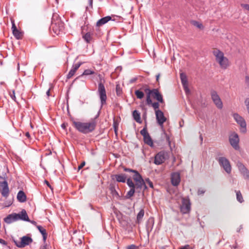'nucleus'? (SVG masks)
<instances>
[{"label": "nucleus", "instance_id": "f257e3e1", "mask_svg": "<svg viewBox=\"0 0 249 249\" xmlns=\"http://www.w3.org/2000/svg\"><path fill=\"white\" fill-rule=\"evenodd\" d=\"M100 111H99L95 118L90 120L89 122L82 123L73 121L72 122L73 126L79 132L87 134L92 132L95 128L96 122L95 119L99 115Z\"/></svg>", "mask_w": 249, "mask_h": 249}, {"label": "nucleus", "instance_id": "f03ea898", "mask_svg": "<svg viewBox=\"0 0 249 249\" xmlns=\"http://www.w3.org/2000/svg\"><path fill=\"white\" fill-rule=\"evenodd\" d=\"M216 62L219 64L221 68L226 69L230 65L229 59L224 56V53L219 50L216 49L213 52Z\"/></svg>", "mask_w": 249, "mask_h": 249}, {"label": "nucleus", "instance_id": "7ed1b4c3", "mask_svg": "<svg viewBox=\"0 0 249 249\" xmlns=\"http://www.w3.org/2000/svg\"><path fill=\"white\" fill-rule=\"evenodd\" d=\"M133 178L135 183H134V188L136 189V192L140 193L142 189L145 190L147 186L143 179L142 176L139 173L137 175H134Z\"/></svg>", "mask_w": 249, "mask_h": 249}, {"label": "nucleus", "instance_id": "20e7f679", "mask_svg": "<svg viewBox=\"0 0 249 249\" xmlns=\"http://www.w3.org/2000/svg\"><path fill=\"white\" fill-rule=\"evenodd\" d=\"M98 93L101 101V108H102L103 106L106 104L107 97L105 87L101 79L98 84Z\"/></svg>", "mask_w": 249, "mask_h": 249}, {"label": "nucleus", "instance_id": "39448f33", "mask_svg": "<svg viewBox=\"0 0 249 249\" xmlns=\"http://www.w3.org/2000/svg\"><path fill=\"white\" fill-rule=\"evenodd\" d=\"M220 166L222 167L225 172L228 174H230L231 171V167L229 160L224 157H220L217 159Z\"/></svg>", "mask_w": 249, "mask_h": 249}, {"label": "nucleus", "instance_id": "423d86ee", "mask_svg": "<svg viewBox=\"0 0 249 249\" xmlns=\"http://www.w3.org/2000/svg\"><path fill=\"white\" fill-rule=\"evenodd\" d=\"M180 209L181 212L183 214H186L190 212L191 210V202L188 197H182Z\"/></svg>", "mask_w": 249, "mask_h": 249}, {"label": "nucleus", "instance_id": "0eeeda50", "mask_svg": "<svg viewBox=\"0 0 249 249\" xmlns=\"http://www.w3.org/2000/svg\"><path fill=\"white\" fill-rule=\"evenodd\" d=\"M232 116L235 121L240 126L241 131L245 133L247 131V124L245 120L238 113H234Z\"/></svg>", "mask_w": 249, "mask_h": 249}, {"label": "nucleus", "instance_id": "6e6552de", "mask_svg": "<svg viewBox=\"0 0 249 249\" xmlns=\"http://www.w3.org/2000/svg\"><path fill=\"white\" fill-rule=\"evenodd\" d=\"M210 93L211 98L215 105L218 108L221 109L223 107V103L217 92L215 90L212 89Z\"/></svg>", "mask_w": 249, "mask_h": 249}, {"label": "nucleus", "instance_id": "1a4fd4ad", "mask_svg": "<svg viewBox=\"0 0 249 249\" xmlns=\"http://www.w3.org/2000/svg\"><path fill=\"white\" fill-rule=\"evenodd\" d=\"M229 142L232 147L236 150L240 149L239 145V139L238 135L236 133H233L229 137Z\"/></svg>", "mask_w": 249, "mask_h": 249}, {"label": "nucleus", "instance_id": "9d476101", "mask_svg": "<svg viewBox=\"0 0 249 249\" xmlns=\"http://www.w3.org/2000/svg\"><path fill=\"white\" fill-rule=\"evenodd\" d=\"M33 242L32 239L28 236H24L21 238L20 241H15L14 242L16 246L19 248H23L27 245H29Z\"/></svg>", "mask_w": 249, "mask_h": 249}, {"label": "nucleus", "instance_id": "9b49d317", "mask_svg": "<svg viewBox=\"0 0 249 249\" xmlns=\"http://www.w3.org/2000/svg\"><path fill=\"white\" fill-rule=\"evenodd\" d=\"M140 133L143 137V141L147 145L152 147L153 146V141L148 133L145 127L141 130Z\"/></svg>", "mask_w": 249, "mask_h": 249}, {"label": "nucleus", "instance_id": "f8f14e48", "mask_svg": "<svg viewBox=\"0 0 249 249\" xmlns=\"http://www.w3.org/2000/svg\"><path fill=\"white\" fill-rule=\"evenodd\" d=\"M151 96L160 103H164L162 95L159 92L158 89H149Z\"/></svg>", "mask_w": 249, "mask_h": 249}, {"label": "nucleus", "instance_id": "ddd939ff", "mask_svg": "<svg viewBox=\"0 0 249 249\" xmlns=\"http://www.w3.org/2000/svg\"><path fill=\"white\" fill-rule=\"evenodd\" d=\"M155 115L157 123L162 128L163 123L166 121V118L164 116L163 112L161 110H157L156 111Z\"/></svg>", "mask_w": 249, "mask_h": 249}, {"label": "nucleus", "instance_id": "4468645a", "mask_svg": "<svg viewBox=\"0 0 249 249\" xmlns=\"http://www.w3.org/2000/svg\"><path fill=\"white\" fill-rule=\"evenodd\" d=\"M0 192L3 197H7L8 196L9 190L6 181L0 182Z\"/></svg>", "mask_w": 249, "mask_h": 249}, {"label": "nucleus", "instance_id": "2eb2a0df", "mask_svg": "<svg viewBox=\"0 0 249 249\" xmlns=\"http://www.w3.org/2000/svg\"><path fill=\"white\" fill-rule=\"evenodd\" d=\"M166 154L164 152L161 151L156 155L154 160V163L160 165L164 162L166 159Z\"/></svg>", "mask_w": 249, "mask_h": 249}, {"label": "nucleus", "instance_id": "dca6fc26", "mask_svg": "<svg viewBox=\"0 0 249 249\" xmlns=\"http://www.w3.org/2000/svg\"><path fill=\"white\" fill-rule=\"evenodd\" d=\"M180 78L181 79V83L183 86V88L186 94L190 93V91L188 86L187 78L186 74L184 73H181L180 74Z\"/></svg>", "mask_w": 249, "mask_h": 249}, {"label": "nucleus", "instance_id": "f3484780", "mask_svg": "<svg viewBox=\"0 0 249 249\" xmlns=\"http://www.w3.org/2000/svg\"><path fill=\"white\" fill-rule=\"evenodd\" d=\"M181 180L180 174L179 172H174L171 175V181L172 184L174 186L179 185Z\"/></svg>", "mask_w": 249, "mask_h": 249}, {"label": "nucleus", "instance_id": "a211bd4d", "mask_svg": "<svg viewBox=\"0 0 249 249\" xmlns=\"http://www.w3.org/2000/svg\"><path fill=\"white\" fill-rule=\"evenodd\" d=\"M126 183L127 185L130 188V190L127 193L126 197L127 198H130L133 196L135 192L136 189L134 188V182L130 178L127 179Z\"/></svg>", "mask_w": 249, "mask_h": 249}, {"label": "nucleus", "instance_id": "6ab92c4d", "mask_svg": "<svg viewBox=\"0 0 249 249\" xmlns=\"http://www.w3.org/2000/svg\"><path fill=\"white\" fill-rule=\"evenodd\" d=\"M236 166L242 176L245 178L248 174H249V171L246 167V166L240 161H238L236 163Z\"/></svg>", "mask_w": 249, "mask_h": 249}, {"label": "nucleus", "instance_id": "aec40b11", "mask_svg": "<svg viewBox=\"0 0 249 249\" xmlns=\"http://www.w3.org/2000/svg\"><path fill=\"white\" fill-rule=\"evenodd\" d=\"M60 17H52V24L53 28H54L55 26H56L57 24H58L59 30H61L63 27V23L60 21Z\"/></svg>", "mask_w": 249, "mask_h": 249}, {"label": "nucleus", "instance_id": "412c9836", "mask_svg": "<svg viewBox=\"0 0 249 249\" xmlns=\"http://www.w3.org/2000/svg\"><path fill=\"white\" fill-rule=\"evenodd\" d=\"M17 213H14L9 214L4 219V221L7 224H11L13 222L18 221Z\"/></svg>", "mask_w": 249, "mask_h": 249}, {"label": "nucleus", "instance_id": "4be33fe9", "mask_svg": "<svg viewBox=\"0 0 249 249\" xmlns=\"http://www.w3.org/2000/svg\"><path fill=\"white\" fill-rule=\"evenodd\" d=\"M11 20L12 23V29L13 34L17 39H19L21 38V33L17 29L14 20L12 19H11Z\"/></svg>", "mask_w": 249, "mask_h": 249}, {"label": "nucleus", "instance_id": "5701e85b", "mask_svg": "<svg viewBox=\"0 0 249 249\" xmlns=\"http://www.w3.org/2000/svg\"><path fill=\"white\" fill-rule=\"evenodd\" d=\"M18 220H22L25 221H29L30 219L27 214L26 211L23 209L19 213H17Z\"/></svg>", "mask_w": 249, "mask_h": 249}, {"label": "nucleus", "instance_id": "b1692460", "mask_svg": "<svg viewBox=\"0 0 249 249\" xmlns=\"http://www.w3.org/2000/svg\"><path fill=\"white\" fill-rule=\"evenodd\" d=\"M114 176L118 182L124 183L126 181L127 176L125 174H117Z\"/></svg>", "mask_w": 249, "mask_h": 249}, {"label": "nucleus", "instance_id": "393cba45", "mask_svg": "<svg viewBox=\"0 0 249 249\" xmlns=\"http://www.w3.org/2000/svg\"><path fill=\"white\" fill-rule=\"evenodd\" d=\"M110 20H111V17H104L101 19H99L96 23V26L98 27H100L107 22Z\"/></svg>", "mask_w": 249, "mask_h": 249}, {"label": "nucleus", "instance_id": "a878e982", "mask_svg": "<svg viewBox=\"0 0 249 249\" xmlns=\"http://www.w3.org/2000/svg\"><path fill=\"white\" fill-rule=\"evenodd\" d=\"M17 199L20 202H24L26 200V196L22 191H19L17 195Z\"/></svg>", "mask_w": 249, "mask_h": 249}, {"label": "nucleus", "instance_id": "bb28decb", "mask_svg": "<svg viewBox=\"0 0 249 249\" xmlns=\"http://www.w3.org/2000/svg\"><path fill=\"white\" fill-rule=\"evenodd\" d=\"M154 224V219L152 218H149L146 224V231L149 234V232L151 231L153 229Z\"/></svg>", "mask_w": 249, "mask_h": 249}, {"label": "nucleus", "instance_id": "cd10ccee", "mask_svg": "<svg viewBox=\"0 0 249 249\" xmlns=\"http://www.w3.org/2000/svg\"><path fill=\"white\" fill-rule=\"evenodd\" d=\"M144 92H145V93L146 94V104L148 105H151L153 103V102L151 99V95L150 94V91H149V89L146 88L144 89Z\"/></svg>", "mask_w": 249, "mask_h": 249}, {"label": "nucleus", "instance_id": "c85d7f7f", "mask_svg": "<svg viewBox=\"0 0 249 249\" xmlns=\"http://www.w3.org/2000/svg\"><path fill=\"white\" fill-rule=\"evenodd\" d=\"M89 2V6L86 7L85 13L86 16L88 15H92V13L91 11V9H92V3L93 0H88Z\"/></svg>", "mask_w": 249, "mask_h": 249}, {"label": "nucleus", "instance_id": "c756f323", "mask_svg": "<svg viewBox=\"0 0 249 249\" xmlns=\"http://www.w3.org/2000/svg\"><path fill=\"white\" fill-rule=\"evenodd\" d=\"M93 33L88 32L83 36V38L87 42L89 43L92 39Z\"/></svg>", "mask_w": 249, "mask_h": 249}, {"label": "nucleus", "instance_id": "7c9ffc66", "mask_svg": "<svg viewBox=\"0 0 249 249\" xmlns=\"http://www.w3.org/2000/svg\"><path fill=\"white\" fill-rule=\"evenodd\" d=\"M133 117L134 119L139 123H141L140 113L136 110L133 112Z\"/></svg>", "mask_w": 249, "mask_h": 249}, {"label": "nucleus", "instance_id": "2f4dec72", "mask_svg": "<svg viewBox=\"0 0 249 249\" xmlns=\"http://www.w3.org/2000/svg\"><path fill=\"white\" fill-rule=\"evenodd\" d=\"M144 214V211L143 209H142L139 212L137 216V223H140L142 219V218Z\"/></svg>", "mask_w": 249, "mask_h": 249}, {"label": "nucleus", "instance_id": "473e14b6", "mask_svg": "<svg viewBox=\"0 0 249 249\" xmlns=\"http://www.w3.org/2000/svg\"><path fill=\"white\" fill-rule=\"evenodd\" d=\"M191 23L194 26L196 27L197 28L200 29H202L203 28V26L202 24L199 22V21L196 20H192L191 21Z\"/></svg>", "mask_w": 249, "mask_h": 249}, {"label": "nucleus", "instance_id": "72a5a7b5", "mask_svg": "<svg viewBox=\"0 0 249 249\" xmlns=\"http://www.w3.org/2000/svg\"><path fill=\"white\" fill-rule=\"evenodd\" d=\"M236 192V199L238 201H239L240 203H242L244 201V199L242 197V195L240 192V191H235Z\"/></svg>", "mask_w": 249, "mask_h": 249}, {"label": "nucleus", "instance_id": "f704fd0d", "mask_svg": "<svg viewBox=\"0 0 249 249\" xmlns=\"http://www.w3.org/2000/svg\"><path fill=\"white\" fill-rule=\"evenodd\" d=\"M135 94L137 98L140 99H142L144 97V93L140 90H136L135 91Z\"/></svg>", "mask_w": 249, "mask_h": 249}, {"label": "nucleus", "instance_id": "c9c22d12", "mask_svg": "<svg viewBox=\"0 0 249 249\" xmlns=\"http://www.w3.org/2000/svg\"><path fill=\"white\" fill-rule=\"evenodd\" d=\"M76 71V70L74 69V68L72 67L71 70L69 72L67 76V78L68 79H70L74 75Z\"/></svg>", "mask_w": 249, "mask_h": 249}, {"label": "nucleus", "instance_id": "e433bc0d", "mask_svg": "<svg viewBox=\"0 0 249 249\" xmlns=\"http://www.w3.org/2000/svg\"><path fill=\"white\" fill-rule=\"evenodd\" d=\"M159 103H160L159 102H154L151 105V106L153 107L155 112L157 111V110H160V109H159L160 107Z\"/></svg>", "mask_w": 249, "mask_h": 249}, {"label": "nucleus", "instance_id": "4c0bfd02", "mask_svg": "<svg viewBox=\"0 0 249 249\" xmlns=\"http://www.w3.org/2000/svg\"><path fill=\"white\" fill-rule=\"evenodd\" d=\"M94 73V71H93L91 70H89V69H87V70H86L84 71L83 72V73L81 75V76L93 74Z\"/></svg>", "mask_w": 249, "mask_h": 249}, {"label": "nucleus", "instance_id": "58836bf2", "mask_svg": "<svg viewBox=\"0 0 249 249\" xmlns=\"http://www.w3.org/2000/svg\"><path fill=\"white\" fill-rule=\"evenodd\" d=\"M244 103L246 107L248 113L249 114V96L246 98Z\"/></svg>", "mask_w": 249, "mask_h": 249}, {"label": "nucleus", "instance_id": "ea45409f", "mask_svg": "<svg viewBox=\"0 0 249 249\" xmlns=\"http://www.w3.org/2000/svg\"><path fill=\"white\" fill-rule=\"evenodd\" d=\"M36 228L40 231V232L41 233V234H44V233H46V230L44 228H43L41 226L37 225L36 226Z\"/></svg>", "mask_w": 249, "mask_h": 249}, {"label": "nucleus", "instance_id": "a19ab883", "mask_svg": "<svg viewBox=\"0 0 249 249\" xmlns=\"http://www.w3.org/2000/svg\"><path fill=\"white\" fill-rule=\"evenodd\" d=\"M124 170L125 172L133 173L134 174V175H137L138 174H139L138 172L136 170L131 169L125 168V167L124 168Z\"/></svg>", "mask_w": 249, "mask_h": 249}, {"label": "nucleus", "instance_id": "79ce46f5", "mask_svg": "<svg viewBox=\"0 0 249 249\" xmlns=\"http://www.w3.org/2000/svg\"><path fill=\"white\" fill-rule=\"evenodd\" d=\"M82 64V62H79L78 63L73 64L72 67H73L74 69L77 70Z\"/></svg>", "mask_w": 249, "mask_h": 249}, {"label": "nucleus", "instance_id": "37998d69", "mask_svg": "<svg viewBox=\"0 0 249 249\" xmlns=\"http://www.w3.org/2000/svg\"><path fill=\"white\" fill-rule=\"evenodd\" d=\"M245 83L248 87H249V76L248 75H246L245 77Z\"/></svg>", "mask_w": 249, "mask_h": 249}, {"label": "nucleus", "instance_id": "c03bdc74", "mask_svg": "<svg viewBox=\"0 0 249 249\" xmlns=\"http://www.w3.org/2000/svg\"><path fill=\"white\" fill-rule=\"evenodd\" d=\"M9 95L11 97V98L13 100H14L15 101H16V96H15V90H13L12 92H9Z\"/></svg>", "mask_w": 249, "mask_h": 249}, {"label": "nucleus", "instance_id": "a18cd8bd", "mask_svg": "<svg viewBox=\"0 0 249 249\" xmlns=\"http://www.w3.org/2000/svg\"><path fill=\"white\" fill-rule=\"evenodd\" d=\"M146 182L149 185L150 187L153 188V183L150 181L149 178L145 179Z\"/></svg>", "mask_w": 249, "mask_h": 249}, {"label": "nucleus", "instance_id": "49530a36", "mask_svg": "<svg viewBox=\"0 0 249 249\" xmlns=\"http://www.w3.org/2000/svg\"><path fill=\"white\" fill-rule=\"evenodd\" d=\"M241 6L244 9L249 11V4H242Z\"/></svg>", "mask_w": 249, "mask_h": 249}, {"label": "nucleus", "instance_id": "de8ad7c7", "mask_svg": "<svg viewBox=\"0 0 249 249\" xmlns=\"http://www.w3.org/2000/svg\"><path fill=\"white\" fill-rule=\"evenodd\" d=\"M205 193V191L203 190V189H198V191H197V194L198 195H203L204 193Z\"/></svg>", "mask_w": 249, "mask_h": 249}, {"label": "nucleus", "instance_id": "09e8293b", "mask_svg": "<svg viewBox=\"0 0 249 249\" xmlns=\"http://www.w3.org/2000/svg\"><path fill=\"white\" fill-rule=\"evenodd\" d=\"M116 93L118 95L121 94L120 88L118 85L116 86Z\"/></svg>", "mask_w": 249, "mask_h": 249}, {"label": "nucleus", "instance_id": "8fccbe9b", "mask_svg": "<svg viewBox=\"0 0 249 249\" xmlns=\"http://www.w3.org/2000/svg\"><path fill=\"white\" fill-rule=\"evenodd\" d=\"M137 247L134 245H131L127 247V249H136Z\"/></svg>", "mask_w": 249, "mask_h": 249}, {"label": "nucleus", "instance_id": "3c124183", "mask_svg": "<svg viewBox=\"0 0 249 249\" xmlns=\"http://www.w3.org/2000/svg\"><path fill=\"white\" fill-rule=\"evenodd\" d=\"M42 235L43 236V239L44 243V244H45L46 240L47 237V233L46 232V233H44V234H42Z\"/></svg>", "mask_w": 249, "mask_h": 249}, {"label": "nucleus", "instance_id": "603ef678", "mask_svg": "<svg viewBox=\"0 0 249 249\" xmlns=\"http://www.w3.org/2000/svg\"><path fill=\"white\" fill-rule=\"evenodd\" d=\"M110 190L111 191L112 193L114 194H118L117 192L115 190V188L114 187H111Z\"/></svg>", "mask_w": 249, "mask_h": 249}, {"label": "nucleus", "instance_id": "864d4df0", "mask_svg": "<svg viewBox=\"0 0 249 249\" xmlns=\"http://www.w3.org/2000/svg\"><path fill=\"white\" fill-rule=\"evenodd\" d=\"M85 165V162H83L79 166L78 170L81 169Z\"/></svg>", "mask_w": 249, "mask_h": 249}, {"label": "nucleus", "instance_id": "5fc2aeb1", "mask_svg": "<svg viewBox=\"0 0 249 249\" xmlns=\"http://www.w3.org/2000/svg\"><path fill=\"white\" fill-rule=\"evenodd\" d=\"M0 243H1L2 245H6V241L2 239H0Z\"/></svg>", "mask_w": 249, "mask_h": 249}, {"label": "nucleus", "instance_id": "6e6d98bb", "mask_svg": "<svg viewBox=\"0 0 249 249\" xmlns=\"http://www.w3.org/2000/svg\"><path fill=\"white\" fill-rule=\"evenodd\" d=\"M39 249H47V245L44 244V245H43V246H41L40 247Z\"/></svg>", "mask_w": 249, "mask_h": 249}, {"label": "nucleus", "instance_id": "4d7b16f0", "mask_svg": "<svg viewBox=\"0 0 249 249\" xmlns=\"http://www.w3.org/2000/svg\"><path fill=\"white\" fill-rule=\"evenodd\" d=\"M29 222H30L31 223H32V224L36 226H37L36 225V224H37L36 222V221H32V220H30V221Z\"/></svg>", "mask_w": 249, "mask_h": 249}, {"label": "nucleus", "instance_id": "13d9d810", "mask_svg": "<svg viewBox=\"0 0 249 249\" xmlns=\"http://www.w3.org/2000/svg\"><path fill=\"white\" fill-rule=\"evenodd\" d=\"M189 247V246L187 245H186L185 246L181 247L180 249H188Z\"/></svg>", "mask_w": 249, "mask_h": 249}, {"label": "nucleus", "instance_id": "bf43d9fd", "mask_svg": "<svg viewBox=\"0 0 249 249\" xmlns=\"http://www.w3.org/2000/svg\"><path fill=\"white\" fill-rule=\"evenodd\" d=\"M44 182H45V183L47 185V186H49L50 188H51V186H50V184H49V182H48L47 180H45L44 181Z\"/></svg>", "mask_w": 249, "mask_h": 249}, {"label": "nucleus", "instance_id": "052dcab7", "mask_svg": "<svg viewBox=\"0 0 249 249\" xmlns=\"http://www.w3.org/2000/svg\"><path fill=\"white\" fill-rule=\"evenodd\" d=\"M166 140H167V141L168 142L169 144H170V139H169V136H167V135H166Z\"/></svg>", "mask_w": 249, "mask_h": 249}, {"label": "nucleus", "instance_id": "680f3d73", "mask_svg": "<svg viewBox=\"0 0 249 249\" xmlns=\"http://www.w3.org/2000/svg\"><path fill=\"white\" fill-rule=\"evenodd\" d=\"M25 136H26L27 138H29L30 137V134H29V133L28 132H26V133H25Z\"/></svg>", "mask_w": 249, "mask_h": 249}, {"label": "nucleus", "instance_id": "e2e57ef3", "mask_svg": "<svg viewBox=\"0 0 249 249\" xmlns=\"http://www.w3.org/2000/svg\"><path fill=\"white\" fill-rule=\"evenodd\" d=\"M50 89H48L47 92H46V94L49 97L50 96Z\"/></svg>", "mask_w": 249, "mask_h": 249}, {"label": "nucleus", "instance_id": "0e129e2a", "mask_svg": "<svg viewBox=\"0 0 249 249\" xmlns=\"http://www.w3.org/2000/svg\"><path fill=\"white\" fill-rule=\"evenodd\" d=\"M160 76V74H158V75H156V80H157V81H159Z\"/></svg>", "mask_w": 249, "mask_h": 249}, {"label": "nucleus", "instance_id": "69168bd1", "mask_svg": "<svg viewBox=\"0 0 249 249\" xmlns=\"http://www.w3.org/2000/svg\"><path fill=\"white\" fill-rule=\"evenodd\" d=\"M137 80V78H133V79H132L131 80H130V82L131 83H133L135 81H136V80Z\"/></svg>", "mask_w": 249, "mask_h": 249}, {"label": "nucleus", "instance_id": "338daca9", "mask_svg": "<svg viewBox=\"0 0 249 249\" xmlns=\"http://www.w3.org/2000/svg\"><path fill=\"white\" fill-rule=\"evenodd\" d=\"M82 240H81V239H79L78 240V242H77V243H78V244H82Z\"/></svg>", "mask_w": 249, "mask_h": 249}, {"label": "nucleus", "instance_id": "774afa93", "mask_svg": "<svg viewBox=\"0 0 249 249\" xmlns=\"http://www.w3.org/2000/svg\"><path fill=\"white\" fill-rule=\"evenodd\" d=\"M243 228L242 225L240 226V228L237 230V231L239 232Z\"/></svg>", "mask_w": 249, "mask_h": 249}]
</instances>
